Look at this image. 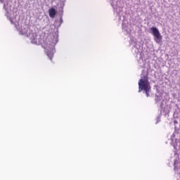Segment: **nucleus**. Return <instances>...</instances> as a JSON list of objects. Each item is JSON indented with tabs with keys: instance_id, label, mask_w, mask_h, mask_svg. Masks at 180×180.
<instances>
[{
	"instance_id": "nucleus-2",
	"label": "nucleus",
	"mask_w": 180,
	"mask_h": 180,
	"mask_svg": "<svg viewBox=\"0 0 180 180\" xmlns=\"http://www.w3.org/2000/svg\"><path fill=\"white\" fill-rule=\"evenodd\" d=\"M58 43V32H53L49 34L44 42L45 53L48 56L49 60H53L54 53H56V44Z\"/></svg>"
},
{
	"instance_id": "nucleus-13",
	"label": "nucleus",
	"mask_w": 180,
	"mask_h": 180,
	"mask_svg": "<svg viewBox=\"0 0 180 180\" xmlns=\"http://www.w3.org/2000/svg\"><path fill=\"white\" fill-rule=\"evenodd\" d=\"M60 23H63V17L62 16L60 17Z\"/></svg>"
},
{
	"instance_id": "nucleus-10",
	"label": "nucleus",
	"mask_w": 180,
	"mask_h": 180,
	"mask_svg": "<svg viewBox=\"0 0 180 180\" xmlns=\"http://www.w3.org/2000/svg\"><path fill=\"white\" fill-rule=\"evenodd\" d=\"M155 103H160V102L162 101V97L161 96L156 95L155 98Z\"/></svg>"
},
{
	"instance_id": "nucleus-7",
	"label": "nucleus",
	"mask_w": 180,
	"mask_h": 180,
	"mask_svg": "<svg viewBox=\"0 0 180 180\" xmlns=\"http://www.w3.org/2000/svg\"><path fill=\"white\" fill-rule=\"evenodd\" d=\"M122 18H123L122 32L124 34H130L131 33V25L129 23L127 20L124 19V16H122Z\"/></svg>"
},
{
	"instance_id": "nucleus-14",
	"label": "nucleus",
	"mask_w": 180,
	"mask_h": 180,
	"mask_svg": "<svg viewBox=\"0 0 180 180\" xmlns=\"http://www.w3.org/2000/svg\"><path fill=\"white\" fill-rule=\"evenodd\" d=\"M177 180H180V174L177 175Z\"/></svg>"
},
{
	"instance_id": "nucleus-4",
	"label": "nucleus",
	"mask_w": 180,
	"mask_h": 180,
	"mask_svg": "<svg viewBox=\"0 0 180 180\" xmlns=\"http://www.w3.org/2000/svg\"><path fill=\"white\" fill-rule=\"evenodd\" d=\"M111 6L113 8L116 19L122 20L123 16V3L120 0H108Z\"/></svg>"
},
{
	"instance_id": "nucleus-1",
	"label": "nucleus",
	"mask_w": 180,
	"mask_h": 180,
	"mask_svg": "<svg viewBox=\"0 0 180 180\" xmlns=\"http://www.w3.org/2000/svg\"><path fill=\"white\" fill-rule=\"evenodd\" d=\"M0 2L1 4H4L3 9L5 12V16H6L7 19H8L12 25H14L15 29L19 32V34L28 37L32 44H40V43H41L40 37L37 35V33L33 32L29 26L26 25H22L20 15L18 14V12H15L12 10L11 2L8 0H0Z\"/></svg>"
},
{
	"instance_id": "nucleus-3",
	"label": "nucleus",
	"mask_w": 180,
	"mask_h": 180,
	"mask_svg": "<svg viewBox=\"0 0 180 180\" xmlns=\"http://www.w3.org/2000/svg\"><path fill=\"white\" fill-rule=\"evenodd\" d=\"M139 92H143L146 94L147 98L150 96V92H151V86L148 82V77L147 75H141V79L139 81Z\"/></svg>"
},
{
	"instance_id": "nucleus-9",
	"label": "nucleus",
	"mask_w": 180,
	"mask_h": 180,
	"mask_svg": "<svg viewBox=\"0 0 180 180\" xmlns=\"http://www.w3.org/2000/svg\"><path fill=\"white\" fill-rule=\"evenodd\" d=\"M50 18H56V15H57V11L54 9V8H51L49 11Z\"/></svg>"
},
{
	"instance_id": "nucleus-5",
	"label": "nucleus",
	"mask_w": 180,
	"mask_h": 180,
	"mask_svg": "<svg viewBox=\"0 0 180 180\" xmlns=\"http://www.w3.org/2000/svg\"><path fill=\"white\" fill-rule=\"evenodd\" d=\"M131 44L132 46V53L139 56V60H138L139 67L141 68H146V61L141 58V46L136 41H132Z\"/></svg>"
},
{
	"instance_id": "nucleus-12",
	"label": "nucleus",
	"mask_w": 180,
	"mask_h": 180,
	"mask_svg": "<svg viewBox=\"0 0 180 180\" xmlns=\"http://www.w3.org/2000/svg\"><path fill=\"white\" fill-rule=\"evenodd\" d=\"M174 169H176V160L174 161Z\"/></svg>"
},
{
	"instance_id": "nucleus-6",
	"label": "nucleus",
	"mask_w": 180,
	"mask_h": 180,
	"mask_svg": "<svg viewBox=\"0 0 180 180\" xmlns=\"http://www.w3.org/2000/svg\"><path fill=\"white\" fill-rule=\"evenodd\" d=\"M150 33L154 36V41L157 44H160L161 41H162V36L161 35V33L160 32V30H158V28L155 27H153L150 28Z\"/></svg>"
},
{
	"instance_id": "nucleus-8",
	"label": "nucleus",
	"mask_w": 180,
	"mask_h": 180,
	"mask_svg": "<svg viewBox=\"0 0 180 180\" xmlns=\"http://www.w3.org/2000/svg\"><path fill=\"white\" fill-rule=\"evenodd\" d=\"M179 136V134H178L176 131L174 132L172 135L171 136L170 140H172V146H173L174 150H176V146H178V143L176 141H178V136Z\"/></svg>"
},
{
	"instance_id": "nucleus-11",
	"label": "nucleus",
	"mask_w": 180,
	"mask_h": 180,
	"mask_svg": "<svg viewBox=\"0 0 180 180\" xmlns=\"http://www.w3.org/2000/svg\"><path fill=\"white\" fill-rule=\"evenodd\" d=\"M158 105H160V108H162V106H164V103H162V101H161L160 103H159Z\"/></svg>"
}]
</instances>
